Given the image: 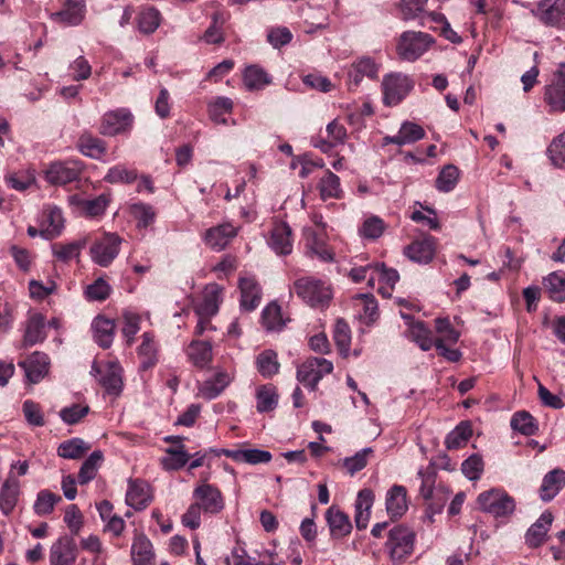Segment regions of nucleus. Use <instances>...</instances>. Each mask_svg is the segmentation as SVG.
Returning <instances> with one entry per match:
<instances>
[{"instance_id": "obj_1", "label": "nucleus", "mask_w": 565, "mask_h": 565, "mask_svg": "<svg viewBox=\"0 0 565 565\" xmlns=\"http://www.w3.org/2000/svg\"><path fill=\"white\" fill-rule=\"evenodd\" d=\"M294 291L311 307L323 308L332 298L330 287L324 281L312 277L297 279L294 284Z\"/></svg>"}, {"instance_id": "obj_2", "label": "nucleus", "mask_w": 565, "mask_h": 565, "mask_svg": "<svg viewBox=\"0 0 565 565\" xmlns=\"http://www.w3.org/2000/svg\"><path fill=\"white\" fill-rule=\"evenodd\" d=\"M479 509L494 518H507L515 510V500L502 489L493 488L477 498Z\"/></svg>"}, {"instance_id": "obj_3", "label": "nucleus", "mask_w": 565, "mask_h": 565, "mask_svg": "<svg viewBox=\"0 0 565 565\" xmlns=\"http://www.w3.org/2000/svg\"><path fill=\"white\" fill-rule=\"evenodd\" d=\"M414 81L403 73H391L383 77L382 92L385 106H397L414 88Z\"/></svg>"}, {"instance_id": "obj_4", "label": "nucleus", "mask_w": 565, "mask_h": 565, "mask_svg": "<svg viewBox=\"0 0 565 565\" xmlns=\"http://www.w3.org/2000/svg\"><path fill=\"white\" fill-rule=\"evenodd\" d=\"M531 12L543 25L565 30V0H541Z\"/></svg>"}, {"instance_id": "obj_5", "label": "nucleus", "mask_w": 565, "mask_h": 565, "mask_svg": "<svg viewBox=\"0 0 565 565\" xmlns=\"http://www.w3.org/2000/svg\"><path fill=\"white\" fill-rule=\"evenodd\" d=\"M333 371L331 361L323 358H310L297 369V380L306 387L315 391L320 380Z\"/></svg>"}, {"instance_id": "obj_6", "label": "nucleus", "mask_w": 565, "mask_h": 565, "mask_svg": "<svg viewBox=\"0 0 565 565\" xmlns=\"http://www.w3.org/2000/svg\"><path fill=\"white\" fill-rule=\"evenodd\" d=\"M415 533L404 526H395L388 533L386 547L394 562L405 561L414 551Z\"/></svg>"}, {"instance_id": "obj_7", "label": "nucleus", "mask_w": 565, "mask_h": 565, "mask_svg": "<svg viewBox=\"0 0 565 565\" xmlns=\"http://www.w3.org/2000/svg\"><path fill=\"white\" fill-rule=\"evenodd\" d=\"M433 39L423 32L407 31L401 35L397 46L398 54L403 60L415 61L420 57L431 44Z\"/></svg>"}, {"instance_id": "obj_8", "label": "nucleus", "mask_w": 565, "mask_h": 565, "mask_svg": "<svg viewBox=\"0 0 565 565\" xmlns=\"http://www.w3.org/2000/svg\"><path fill=\"white\" fill-rule=\"evenodd\" d=\"M120 243L121 239L118 235L105 234L90 246L92 260L102 267H108L119 254Z\"/></svg>"}, {"instance_id": "obj_9", "label": "nucleus", "mask_w": 565, "mask_h": 565, "mask_svg": "<svg viewBox=\"0 0 565 565\" xmlns=\"http://www.w3.org/2000/svg\"><path fill=\"white\" fill-rule=\"evenodd\" d=\"M134 116L127 108H118L105 113L102 117L99 132L104 136H116L129 130Z\"/></svg>"}, {"instance_id": "obj_10", "label": "nucleus", "mask_w": 565, "mask_h": 565, "mask_svg": "<svg viewBox=\"0 0 565 565\" xmlns=\"http://www.w3.org/2000/svg\"><path fill=\"white\" fill-rule=\"evenodd\" d=\"M544 100L550 107V111H565V63L558 66L552 83L545 87Z\"/></svg>"}, {"instance_id": "obj_11", "label": "nucleus", "mask_w": 565, "mask_h": 565, "mask_svg": "<svg viewBox=\"0 0 565 565\" xmlns=\"http://www.w3.org/2000/svg\"><path fill=\"white\" fill-rule=\"evenodd\" d=\"M194 502L206 514H217L224 509V499L221 491L210 484L202 483L193 491Z\"/></svg>"}, {"instance_id": "obj_12", "label": "nucleus", "mask_w": 565, "mask_h": 565, "mask_svg": "<svg viewBox=\"0 0 565 565\" xmlns=\"http://www.w3.org/2000/svg\"><path fill=\"white\" fill-rule=\"evenodd\" d=\"M77 545L72 536L64 535L54 542L50 550L51 565H75Z\"/></svg>"}, {"instance_id": "obj_13", "label": "nucleus", "mask_w": 565, "mask_h": 565, "mask_svg": "<svg viewBox=\"0 0 565 565\" xmlns=\"http://www.w3.org/2000/svg\"><path fill=\"white\" fill-rule=\"evenodd\" d=\"M93 372L100 374L99 383L110 395H119L122 390V369L117 362H108L104 369L93 364Z\"/></svg>"}, {"instance_id": "obj_14", "label": "nucleus", "mask_w": 565, "mask_h": 565, "mask_svg": "<svg viewBox=\"0 0 565 565\" xmlns=\"http://www.w3.org/2000/svg\"><path fill=\"white\" fill-rule=\"evenodd\" d=\"M326 521L330 530V535L334 540L343 539L352 531V523L349 515L337 505H331L326 511Z\"/></svg>"}, {"instance_id": "obj_15", "label": "nucleus", "mask_w": 565, "mask_h": 565, "mask_svg": "<svg viewBox=\"0 0 565 565\" xmlns=\"http://www.w3.org/2000/svg\"><path fill=\"white\" fill-rule=\"evenodd\" d=\"M81 169L75 163L54 162L45 172L49 183L64 185L78 179Z\"/></svg>"}, {"instance_id": "obj_16", "label": "nucleus", "mask_w": 565, "mask_h": 565, "mask_svg": "<svg viewBox=\"0 0 565 565\" xmlns=\"http://www.w3.org/2000/svg\"><path fill=\"white\" fill-rule=\"evenodd\" d=\"M152 501L150 486L140 479L129 480L126 503L135 510H143Z\"/></svg>"}, {"instance_id": "obj_17", "label": "nucleus", "mask_w": 565, "mask_h": 565, "mask_svg": "<svg viewBox=\"0 0 565 565\" xmlns=\"http://www.w3.org/2000/svg\"><path fill=\"white\" fill-rule=\"evenodd\" d=\"M19 365L23 367L31 383H39L49 372L50 359L43 352H33L28 359L20 362Z\"/></svg>"}, {"instance_id": "obj_18", "label": "nucleus", "mask_w": 565, "mask_h": 565, "mask_svg": "<svg viewBox=\"0 0 565 565\" xmlns=\"http://www.w3.org/2000/svg\"><path fill=\"white\" fill-rule=\"evenodd\" d=\"M85 17L84 0H66L64 8L51 14V19L65 25H78Z\"/></svg>"}, {"instance_id": "obj_19", "label": "nucleus", "mask_w": 565, "mask_h": 565, "mask_svg": "<svg viewBox=\"0 0 565 565\" xmlns=\"http://www.w3.org/2000/svg\"><path fill=\"white\" fill-rule=\"evenodd\" d=\"M553 522V514L550 511H545L541 516L533 523L525 533V543L531 548L541 546L546 539L547 532Z\"/></svg>"}, {"instance_id": "obj_20", "label": "nucleus", "mask_w": 565, "mask_h": 565, "mask_svg": "<svg viewBox=\"0 0 565 565\" xmlns=\"http://www.w3.org/2000/svg\"><path fill=\"white\" fill-rule=\"evenodd\" d=\"M565 487V471L556 468L548 471L543 480L539 490V494L542 501H552L559 491Z\"/></svg>"}, {"instance_id": "obj_21", "label": "nucleus", "mask_w": 565, "mask_h": 565, "mask_svg": "<svg viewBox=\"0 0 565 565\" xmlns=\"http://www.w3.org/2000/svg\"><path fill=\"white\" fill-rule=\"evenodd\" d=\"M303 239L307 254L310 256H317L323 262L332 260V254L329 252L324 236L322 233H318L311 227L303 230Z\"/></svg>"}, {"instance_id": "obj_22", "label": "nucleus", "mask_w": 565, "mask_h": 565, "mask_svg": "<svg viewBox=\"0 0 565 565\" xmlns=\"http://www.w3.org/2000/svg\"><path fill=\"white\" fill-rule=\"evenodd\" d=\"M268 244L276 254L289 255L292 250L290 226L284 222L275 224Z\"/></svg>"}, {"instance_id": "obj_23", "label": "nucleus", "mask_w": 565, "mask_h": 565, "mask_svg": "<svg viewBox=\"0 0 565 565\" xmlns=\"http://www.w3.org/2000/svg\"><path fill=\"white\" fill-rule=\"evenodd\" d=\"M233 376L228 372L218 371L200 385L199 393L205 399H214L231 384Z\"/></svg>"}, {"instance_id": "obj_24", "label": "nucleus", "mask_w": 565, "mask_h": 565, "mask_svg": "<svg viewBox=\"0 0 565 565\" xmlns=\"http://www.w3.org/2000/svg\"><path fill=\"white\" fill-rule=\"evenodd\" d=\"M241 306L247 311L255 310L262 299V289L253 277L239 279Z\"/></svg>"}, {"instance_id": "obj_25", "label": "nucleus", "mask_w": 565, "mask_h": 565, "mask_svg": "<svg viewBox=\"0 0 565 565\" xmlns=\"http://www.w3.org/2000/svg\"><path fill=\"white\" fill-rule=\"evenodd\" d=\"M236 234V228L232 224L225 223L207 230L204 239L211 248L222 250Z\"/></svg>"}, {"instance_id": "obj_26", "label": "nucleus", "mask_w": 565, "mask_h": 565, "mask_svg": "<svg viewBox=\"0 0 565 565\" xmlns=\"http://www.w3.org/2000/svg\"><path fill=\"white\" fill-rule=\"evenodd\" d=\"M115 320L108 319L104 316H97L92 322V330L94 340L103 348L108 349L113 344L115 337Z\"/></svg>"}, {"instance_id": "obj_27", "label": "nucleus", "mask_w": 565, "mask_h": 565, "mask_svg": "<svg viewBox=\"0 0 565 565\" xmlns=\"http://www.w3.org/2000/svg\"><path fill=\"white\" fill-rule=\"evenodd\" d=\"M222 454L236 462L249 465L267 463L273 456L267 450L262 449H222Z\"/></svg>"}, {"instance_id": "obj_28", "label": "nucleus", "mask_w": 565, "mask_h": 565, "mask_svg": "<svg viewBox=\"0 0 565 565\" xmlns=\"http://www.w3.org/2000/svg\"><path fill=\"white\" fill-rule=\"evenodd\" d=\"M153 558L150 540L143 533H137L131 545L132 565H153Z\"/></svg>"}, {"instance_id": "obj_29", "label": "nucleus", "mask_w": 565, "mask_h": 565, "mask_svg": "<svg viewBox=\"0 0 565 565\" xmlns=\"http://www.w3.org/2000/svg\"><path fill=\"white\" fill-rule=\"evenodd\" d=\"M64 228V218L61 209L50 207L43 213L41 222V236L45 239L57 237Z\"/></svg>"}, {"instance_id": "obj_30", "label": "nucleus", "mask_w": 565, "mask_h": 565, "mask_svg": "<svg viewBox=\"0 0 565 565\" xmlns=\"http://www.w3.org/2000/svg\"><path fill=\"white\" fill-rule=\"evenodd\" d=\"M405 255L413 262L428 264L435 255V241L433 237L415 241L405 248Z\"/></svg>"}, {"instance_id": "obj_31", "label": "nucleus", "mask_w": 565, "mask_h": 565, "mask_svg": "<svg viewBox=\"0 0 565 565\" xmlns=\"http://www.w3.org/2000/svg\"><path fill=\"white\" fill-rule=\"evenodd\" d=\"M425 136L424 129L414 122L405 121L402 124L399 131L396 136H387L384 138V143H394L397 146H404L416 142L423 139Z\"/></svg>"}, {"instance_id": "obj_32", "label": "nucleus", "mask_w": 565, "mask_h": 565, "mask_svg": "<svg viewBox=\"0 0 565 565\" xmlns=\"http://www.w3.org/2000/svg\"><path fill=\"white\" fill-rule=\"evenodd\" d=\"M77 148L82 154L96 160H100L107 150L106 142L90 132H84L79 136Z\"/></svg>"}, {"instance_id": "obj_33", "label": "nucleus", "mask_w": 565, "mask_h": 565, "mask_svg": "<svg viewBox=\"0 0 565 565\" xmlns=\"http://www.w3.org/2000/svg\"><path fill=\"white\" fill-rule=\"evenodd\" d=\"M222 291L223 289L218 285L207 286L202 302L195 308L196 315L206 318L216 315Z\"/></svg>"}, {"instance_id": "obj_34", "label": "nucleus", "mask_w": 565, "mask_h": 565, "mask_svg": "<svg viewBox=\"0 0 565 565\" xmlns=\"http://www.w3.org/2000/svg\"><path fill=\"white\" fill-rule=\"evenodd\" d=\"M140 358V369L147 371L153 367L158 362V348L154 342L153 334L145 332L142 334V342L138 349Z\"/></svg>"}, {"instance_id": "obj_35", "label": "nucleus", "mask_w": 565, "mask_h": 565, "mask_svg": "<svg viewBox=\"0 0 565 565\" xmlns=\"http://www.w3.org/2000/svg\"><path fill=\"white\" fill-rule=\"evenodd\" d=\"M186 354L194 366L203 369L212 361V345L209 341L193 340Z\"/></svg>"}, {"instance_id": "obj_36", "label": "nucleus", "mask_w": 565, "mask_h": 565, "mask_svg": "<svg viewBox=\"0 0 565 565\" xmlns=\"http://www.w3.org/2000/svg\"><path fill=\"white\" fill-rule=\"evenodd\" d=\"M45 319L41 313L29 317L23 337L24 345H34L45 339Z\"/></svg>"}, {"instance_id": "obj_37", "label": "nucleus", "mask_w": 565, "mask_h": 565, "mask_svg": "<svg viewBox=\"0 0 565 565\" xmlns=\"http://www.w3.org/2000/svg\"><path fill=\"white\" fill-rule=\"evenodd\" d=\"M386 510L392 518H399L406 512V489L403 486L395 484L388 490Z\"/></svg>"}, {"instance_id": "obj_38", "label": "nucleus", "mask_w": 565, "mask_h": 565, "mask_svg": "<svg viewBox=\"0 0 565 565\" xmlns=\"http://www.w3.org/2000/svg\"><path fill=\"white\" fill-rule=\"evenodd\" d=\"M377 71V65L371 57H362L351 66L349 72L350 84L358 86L364 76L375 78Z\"/></svg>"}, {"instance_id": "obj_39", "label": "nucleus", "mask_w": 565, "mask_h": 565, "mask_svg": "<svg viewBox=\"0 0 565 565\" xmlns=\"http://www.w3.org/2000/svg\"><path fill=\"white\" fill-rule=\"evenodd\" d=\"M19 481L14 478H8L0 491V510L8 515L14 509L19 495Z\"/></svg>"}, {"instance_id": "obj_40", "label": "nucleus", "mask_w": 565, "mask_h": 565, "mask_svg": "<svg viewBox=\"0 0 565 565\" xmlns=\"http://www.w3.org/2000/svg\"><path fill=\"white\" fill-rule=\"evenodd\" d=\"M86 244V237L67 244L55 243L52 245V254L56 259L63 263H67L73 258H78L82 249L85 248Z\"/></svg>"}, {"instance_id": "obj_41", "label": "nucleus", "mask_w": 565, "mask_h": 565, "mask_svg": "<svg viewBox=\"0 0 565 565\" xmlns=\"http://www.w3.org/2000/svg\"><path fill=\"white\" fill-rule=\"evenodd\" d=\"M256 369L265 379H270L279 372L280 364L274 350L262 351L255 360Z\"/></svg>"}, {"instance_id": "obj_42", "label": "nucleus", "mask_w": 565, "mask_h": 565, "mask_svg": "<svg viewBox=\"0 0 565 565\" xmlns=\"http://www.w3.org/2000/svg\"><path fill=\"white\" fill-rule=\"evenodd\" d=\"M277 388L273 384L260 385L256 391V408L259 413H267L278 404Z\"/></svg>"}, {"instance_id": "obj_43", "label": "nucleus", "mask_w": 565, "mask_h": 565, "mask_svg": "<svg viewBox=\"0 0 565 565\" xmlns=\"http://www.w3.org/2000/svg\"><path fill=\"white\" fill-rule=\"evenodd\" d=\"M166 454L167 455L161 459V465L166 470L169 471L183 468L190 459L184 445L169 447L166 449Z\"/></svg>"}, {"instance_id": "obj_44", "label": "nucleus", "mask_w": 565, "mask_h": 565, "mask_svg": "<svg viewBox=\"0 0 565 565\" xmlns=\"http://www.w3.org/2000/svg\"><path fill=\"white\" fill-rule=\"evenodd\" d=\"M90 448L82 438L74 437L60 444L57 455L64 459H79Z\"/></svg>"}, {"instance_id": "obj_45", "label": "nucleus", "mask_w": 565, "mask_h": 565, "mask_svg": "<svg viewBox=\"0 0 565 565\" xmlns=\"http://www.w3.org/2000/svg\"><path fill=\"white\" fill-rule=\"evenodd\" d=\"M103 460L104 455L100 450L93 451L79 469L78 483L86 484L95 479Z\"/></svg>"}, {"instance_id": "obj_46", "label": "nucleus", "mask_w": 565, "mask_h": 565, "mask_svg": "<svg viewBox=\"0 0 565 565\" xmlns=\"http://www.w3.org/2000/svg\"><path fill=\"white\" fill-rule=\"evenodd\" d=\"M510 425L513 430L524 436H532L539 430L536 419L526 411H519L511 417Z\"/></svg>"}, {"instance_id": "obj_47", "label": "nucleus", "mask_w": 565, "mask_h": 565, "mask_svg": "<svg viewBox=\"0 0 565 565\" xmlns=\"http://www.w3.org/2000/svg\"><path fill=\"white\" fill-rule=\"evenodd\" d=\"M243 78L248 90L262 89L271 82L270 76L265 70L257 65L247 66L244 71Z\"/></svg>"}, {"instance_id": "obj_48", "label": "nucleus", "mask_w": 565, "mask_h": 565, "mask_svg": "<svg viewBox=\"0 0 565 565\" xmlns=\"http://www.w3.org/2000/svg\"><path fill=\"white\" fill-rule=\"evenodd\" d=\"M544 286L550 298L556 302L565 301V273L554 271L544 278Z\"/></svg>"}, {"instance_id": "obj_49", "label": "nucleus", "mask_w": 565, "mask_h": 565, "mask_svg": "<svg viewBox=\"0 0 565 565\" xmlns=\"http://www.w3.org/2000/svg\"><path fill=\"white\" fill-rule=\"evenodd\" d=\"M408 332L409 338L416 342L423 351H428L435 345L431 332L423 321L412 322Z\"/></svg>"}, {"instance_id": "obj_50", "label": "nucleus", "mask_w": 565, "mask_h": 565, "mask_svg": "<svg viewBox=\"0 0 565 565\" xmlns=\"http://www.w3.org/2000/svg\"><path fill=\"white\" fill-rule=\"evenodd\" d=\"M472 435L469 422H461L446 437L445 445L448 449H457L465 445Z\"/></svg>"}, {"instance_id": "obj_51", "label": "nucleus", "mask_w": 565, "mask_h": 565, "mask_svg": "<svg viewBox=\"0 0 565 565\" xmlns=\"http://www.w3.org/2000/svg\"><path fill=\"white\" fill-rule=\"evenodd\" d=\"M319 190L322 200L341 198L340 179L337 174L327 170L319 182Z\"/></svg>"}, {"instance_id": "obj_52", "label": "nucleus", "mask_w": 565, "mask_h": 565, "mask_svg": "<svg viewBox=\"0 0 565 565\" xmlns=\"http://www.w3.org/2000/svg\"><path fill=\"white\" fill-rule=\"evenodd\" d=\"M62 498L49 490H41L38 493L36 500L34 502L33 509L35 514L38 515H46L50 514L56 503H58Z\"/></svg>"}, {"instance_id": "obj_53", "label": "nucleus", "mask_w": 565, "mask_h": 565, "mask_svg": "<svg viewBox=\"0 0 565 565\" xmlns=\"http://www.w3.org/2000/svg\"><path fill=\"white\" fill-rule=\"evenodd\" d=\"M547 156L554 167L565 169V131L552 140Z\"/></svg>"}, {"instance_id": "obj_54", "label": "nucleus", "mask_w": 565, "mask_h": 565, "mask_svg": "<svg viewBox=\"0 0 565 565\" xmlns=\"http://www.w3.org/2000/svg\"><path fill=\"white\" fill-rule=\"evenodd\" d=\"M111 292L110 285L102 277L86 286L84 296L88 301H104Z\"/></svg>"}, {"instance_id": "obj_55", "label": "nucleus", "mask_w": 565, "mask_h": 565, "mask_svg": "<svg viewBox=\"0 0 565 565\" xmlns=\"http://www.w3.org/2000/svg\"><path fill=\"white\" fill-rule=\"evenodd\" d=\"M333 340L343 356H348L351 343V331L349 324L339 319L334 327Z\"/></svg>"}, {"instance_id": "obj_56", "label": "nucleus", "mask_w": 565, "mask_h": 565, "mask_svg": "<svg viewBox=\"0 0 565 565\" xmlns=\"http://www.w3.org/2000/svg\"><path fill=\"white\" fill-rule=\"evenodd\" d=\"M459 179V170L452 164H448L441 169L436 180V188L441 192L451 191Z\"/></svg>"}, {"instance_id": "obj_57", "label": "nucleus", "mask_w": 565, "mask_h": 565, "mask_svg": "<svg viewBox=\"0 0 565 565\" xmlns=\"http://www.w3.org/2000/svg\"><path fill=\"white\" fill-rule=\"evenodd\" d=\"M160 25V13L154 8L142 11L138 18V29L141 33L151 34Z\"/></svg>"}, {"instance_id": "obj_58", "label": "nucleus", "mask_w": 565, "mask_h": 565, "mask_svg": "<svg viewBox=\"0 0 565 565\" xmlns=\"http://www.w3.org/2000/svg\"><path fill=\"white\" fill-rule=\"evenodd\" d=\"M262 321L267 330H276L282 327L281 308L276 302L265 307L262 313Z\"/></svg>"}, {"instance_id": "obj_59", "label": "nucleus", "mask_w": 565, "mask_h": 565, "mask_svg": "<svg viewBox=\"0 0 565 565\" xmlns=\"http://www.w3.org/2000/svg\"><path fill=\"white\" fill-rule=\"evenodd\" d=\"M89 413L88 405L72 404L60 411L61 419L67 425H75L79 423Z\"/></svg>"}, {"instance_id": "obj_60", "label": "nucleus", "mask_w": 565, "mask_h": 565, "mask_svg": "<svg viewBox=\"0 0 565 565\" xmlns=\"http://www.w3.org/2000/svg\"><path fill=\"white\" fill-rule=\"evenodd\" d=\"M483 460L481 456L473 454L461 463L462 473L471 481L479 480L483 472Z\"/></svg>"}, {"instance_id": "obj_61", "label": "nucleus", "mask_w": 565, "mask_h": 565, "mask_svg": "<svg viewBox=\"0 0 565 565\" xmlns=\"http://www.w3.org/2000/svg\"><path fill=\"white\" fill-rule=\"evenodd\" d=\"M418 476L422 479V484L419 489L420 495L426 500H431L434 498L435 492V481H436V470L434 467L429 466L425 470L420 469L418 471Z\"/></svg>"}, {"instance_id": "obj_62", "label": "nucleus", "mask_w": 565, "mask_h": 565, "mask_svg": "<svg viewBox=\"0 0 565 565\" xmlns=\"http://www.w3.org/2000/svg\"><path fill=\"white\" fill-rule=\"evenodd\" d=\"M137 179L135 170L127 169L124 166H115L110 168L105 175V181L109 183H132Z\"/></svg>"}, {"instance_id": "obj_63", "label": "nucleus", "mask_w": 565, "mask_h": 565, "mask_svg": "<svg viewBox=\"0 0 565 565\" xmlns=\"http://www.w3.org/2000/svg\"><path fill=\"white\" fill-rule=\"evenodd\" d=\"M6 182L10 188L22 192L29 189L35 182V177L29 171H19L8 174L6 177Z\"/></svg>"}, {"instance_id": "obj_64", "label": "nucleus", "mask_w": 565, "mask_h": 565, "mask_svg": "<svg viewBox=\"0 0 565 565\" xmlns=\"http://www.w3.org/2000/svg\"><path fill=\"white\" fill-rule=\"evenodd\" d=\"M124 318V327H122V335L127 340V344L131 345L135 339V335L138 333L140 329V316L131 312L125 311L122 315Z\"/></svg>"}]
</instances>
